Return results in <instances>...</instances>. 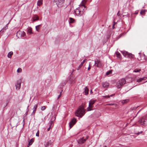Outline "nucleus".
Segmentation results:
<instances>
[{
    "label": "nucleus",
    "mask_w": 147,
    "mask_h": 147,
    "mask_svg": "<svg viewBox=\"0 0 147 147\" xmlns=\"http://www.w3.org/2000/svg\"><path fill=\"white\" fill-rule=\"evenodd\" d=\"M85 114V110L83 107L80 106L75 112L76 115L82 117Z\"/></svg>",
    "instance_id": "nucleus-2"
},
{
    "label": "nucleus",
    "mask_w": 147,
    "mask_h": 147,
    "mask_svg": "<svg viewBox=\"0 0 147 147\" xmlns=\"http://www.w3.org/2000/svg\"><path fill=\"white\" fill-rule=\"evenodd\" d=\"M53 123V121H51L49 122V126L51 127Z\"/></svg>",
    "instance_id": "nucleus-33"
},
{
    "label": "nucleus",
    "mask_w": 147,
    "mask_h": 147,
    "mask_svg": "<svg viewBox=\"0 0 147 147\" xmlns=\"http://www.w3.org/2000/svg\"><path fill=\"white\" fill-rule=\"evenodd\" d=\"M21 80H19L17 81V84L16 85V89L19 90L20 89L21 86Z\"/></svg>",
    "instance_id": "nucleus-12"
},
{
    "label": "nucleus",
    "mask_w": 147,
    "mask_h": 147,
    "mask_svg": "<svg viewBox=\"0 0 147 147\" xmlns=\"http://www.w3.org/2000/svg\"><path fill=\"white\" fill-rule=\"evenodd\" d=\"M95 102V100H91L89 101L88 107L87 109V111H91L92 110L91 109L93 107V105L94 104Z\"/></svg>",
    "instance_id": "nucleus-4"
},
{
    "label": "nucleus",
    "mask_w": 147,
    "mask_h": 147,
    "mask_svg": "<svg viewBox=\"0 0 147 147\" xmlns=\"http://www.w3.org/2000/svg\"><path fill=\"white\" fill-rule=\"evenodd\" d=\"M129 101V100L128 99H125L121 100V103L123 104L127 103Z\"/></svg>",
    "instance_id": "nucleus-18"
},
{
    "label": "nucleus",
    "mask_w": 147,
    "mask_h": 147,
    "mask_svg": "<svg viewBox=\"0 0 147 147\" xmlns=\"http://www.w3.org/2000/svg\"><path fill=\"white\" fill-rule=\"evenodd\" d=\"M89 91V90L88 88L86 87L84 88V93L85 94L87 95L88 94Z\"/></svg>",
    "instance_id": "nucleus-17"
},
{
    "label": "nucleus",
    "mask_w": 147,
    "mask_h": 147,
    "mask_svg": "<svg viewBox=\"0 0 147 147\" xmlns=\"http://www.w3.org/2000/svg\"><path fill=\"white\" fill-rule=\"evenodd\" d=\"M126 80L125 78H122L119 80L116 83V86L117 88H121V86L123 85L126 83Z\"/></svg>",
    "instance_id": "nucleus-3"
},
{
    "label": "nucleus",
    "mask_w": 147,
    "mask_h": 147,
    "mask_svg": "<svg viewBox=\"0 0 147 147\" xmlns=\"http://www.w3.org/2000/svg\"><path fill=\"white\" fill-rule=\"evenodd\" d=\"M28 113V111H27L25 114H26V115H27Z\"/></svg>",
    "instance_id": "nucleus-48"
},
{
    "label": "nucleus",
    "mask_w": 147,
    "mask_h": 147,
    "mask_svg": "<svg viewBox=\"0 0 147 147\" xmlns=\"http://www.w3.org/2000/svg\"><path fill=\"white\" fill-rule=\"evenodd\" d=\"M69 23H73L75 22V20L71 18H70L69 20Z\"/></svg>",
    "instance_id": "nucleus-19"
},
{
    "label": "nucleus",
    "mask_w": 147,
    "mask_h": 147,
    "mask_svg": "<svg viewBox=\"0 0 147 147\" xmlns=\"http://www.w3.org/2000/svg\"><path fill=\"white\" fill-rule=\"evenodd\" d=\"M32 33V29L30 27H28V28L27 34H30Z\"/></svg>",
    "instance_id": "nucleus-15"
},
{
    "label": "nucleus",
    "mask_w": 147,
    "mask_h": 147,
    "mask_svg": "<svg viewBox=\"0 0 147 147\" xmlns=\"http://www.w3.org/2000/svg\"><path fill=\"white\" fill-rule=\"evenodd\" d=\"M135 14H138V12H135Z\"/></svg>",
    "instance_id": "nucleus-50"
},
{
    "label": "nucleus",
    "mask_w": 147,
    "mask_h": 147,
    "mask_svg": "<svg viewBox=\"0 0 147 147\" xmlns=\"http://www.w3.org/2000/svg\"><path fill=\"white\" fill-rule=\"evenodd\" d=\"M90 93H92V90H90Z\"/></svg>",
    "instance_id": "nucleus-47"
},
{
    "label": "nucleus",
    "mask_w": 147,
    "mask_h": 147,
    "mask_svg": "<svg viewBox=\"0 0 147 147\" xmlns=\"http://www.w3.org/2000/svg\"><path fill=\"white\" fill-rule=\"evenodd\" d=\"M104 147H106V146H105Z\"/></svg>",
    "instance_id": "nucleus-58"
},
{
    "label": "nucleus",
    "mask_w": 147,
    "mask_h": 147,
    "mask_svg": "<svg viewBox=\"0 0 147 147\" xmlns=\"http://www.w3.org/2000/svg\"><path fill=\"white\" fill-rule=\"evenodd\" d=\"M39 19V17L38 16H34L33 17V21H36L38 20Z\"/></svg>",
    "instance_id": "nucleus-25"
},
{
    "label": "nucleus",
    "mask_w": 147,
    "mask_h": 147,
    "mask_svg": "<svg viewBox=\"0 0 147 147\" xmlns=\"http://www.w3.org/2000/svg\"><path fill=\"white\" fill-rule=\"evenodd\" d=\"M141 71V69H135L133 71L135 72H139Z\"/></svg>",
    "instance_id": "nucleus-30"
},
{
    "label": "nucleus",
    "mask_w": 147,
    "mask_h": 147,
    "mask_svg": "<svg viewBox=\"0 0 147 147\" xmlns=\"http://www.w3.org/2000/svg\"><path fill=\"white\" fill-rule=\"evenodd\" d=\"M87 138V137L86 139H84V137H83L82 138H80L77 140L79 144H83L86 141Z\"/></svg>",
    "instance_id": "nucleus-11"
},
{
    "label": "nucleus",
    "mask_w": 147,
    "mask_h": 147,
    "mask_svg": "<svg viewBox=\"0 0 147 147\" xmlns=\"http://www.w3.org/2000/svg\"><path fill=\"white\" fill-rule=\"evenodd\" d=\"M130 15L129 14L127 13V15H126L125 16H126L129 17L130 16Z\"/></svg>",
    "instance_id": "nucleus-43"
},
{
    "label": "nucleus",
    "mask_w": 147,
    "mask_h": 147,
    "mask_svg": "<svg viewBox=\"0 0 147 147\" xmlns=\"http://www.w3.org/2000/svg\"><path fill=\"white\" fill-rule=\"evenodd\" d=\"M112 70H110L109 71H107L106 73V75H109L111 74L112 73Z\"/></svg>",
    "instance_id": "nucleus-31"
},
{
    "label": "nucleus",
    "mask_w": 147,
    "mask_h": 147,
    "mask_svg": "<svg viewBox=\"0 0 147 147\" xmlns=\"http://www.w3.org/2000/svg\"><path fill=\"white\" fill-rule=\"evenodd\" d=\"M34 142V139L33 138L31 139L29 142L28 145L31 146L32 144Z\"/></svg>",
    "instance_id": "nucleus-21"
},
{
    "label": "nucleus",
    "mask_w": 147,
    "mask_h": 147,
    "mask_svg": "<svg viewBox=\"0 0 147 147\" xmlns=\"http://www.w3.org/2000/svg\"><path fill=\"white\" fill-rule=\"evenodd\" d=\"M41 26V25H39L37 26H36V30L38 32L39 31V30H38V28H39V27L40 26Z\"/></svg>",
    "instance_id": "nucleus-34"
},
{
    "label": "nucleus",
    "mask_w": 147,
    "mask_h": 147,
    "mask_svg": "<svg viewBox=\"0 0 147 147\" xmlns=\"http://www.w3.org/2000/svg\"><path fill=\"white\" fill-rule=\"evenodd\" d=\"M137 107H138V106H137V107H133L131 108V111L133 110H135L137 108Z\"/></svg>",
    "instance_id": "nucleus-38"
},
{
    "label": "nucleus",
    "mask_w": 147,
    "mask_h": 147,
    "mask_svg": "<svg viewBox=\"0 0 147 147\" xmlns=\"http://www.w3.org/2000/svg\"><path fill=\"white\" fill-rule=\"evenodd\" d=\"M36 136L38 137L39 136V131H38L36 134Z\"/></svg>",
    "instance_id": "nucleus-41"
},
{
    "label": "nucleus",
    "mask_w": 147,
    "mask_h": 147,
    "mask_svg": "<svg viewBox=\"0 0 147 147\" xmlns=\"http://www.w3.org/2000/svg\"><path fill=\"white\" fill-rule=\"evenodd\" d=\"M13 55V52L12 51L10 52L7 55V57L8 58H11Z\"/></svg>",
    "instance_id": "nucleus-22"
},
{
    "label": "nucleus",
    "mask_w": 147,
    "mask_h": 147,
    "mask_svg": "<svg viewBox=\"0 0 147 147\" xmlns=\"http://www.w3.org/2000/svg\"><path fill=\"white\" fill-rule=\"evenodd\" d=\"M36 111V110H33V111L31 113V115H34Z\"/></svg>",
    "instance_id": "nucleus-39"
},
{
    "label": "nucleus",
    "mask_w": 147,
    "mask_h": 147,
    "mask_svg": "<svg viewBox=\"0 0 147 147\" xmlns=\"http://www.w3.org/2000/svg\"><path fill=\"white\" fill-rule=\"evenodd\" d=\"M8 24H6V26H5L1 30V31L3 32L4 30H6L7 28Z\"/></svg>",
    "instance_id": "nucleus-26"
},
{
    "label": "nucleus",
    "mask_w": 147,
    "mask_h": 147,
    "mask_svg": "<svg viewBox=\"0 0 147 147\" xmlns=\"http://www.w3.org/2000/svg\"><path fill=\"white\" fill-rule=\"evenodd\" d=\"M117 15L118 16H120L119 11L117 14Z\"/></svg>",
    "instance_id": "nucleus-45"
},
{
    "label": "nucleus",
    "mask_w": 147,
    "mask_h": 147,
    "mask_svg": "<svg viewBox=\"0 0 147 147\" xmlns=\"http://www.w3.org/2000/svg\"><path fill=\"white\" fill-rule=\"evenodd\" d=\"M117 57L119 59H121V56L120 54L117 52L116 53Z\"/></svg>",
    "instance_id": "nucleus-23"
},
{
    "label": "nucleus",
    "mask_w": 147,
    "mask_h": 147,
    "mask_svg": "<svg viewBox=\"0 0 147 147\" xmlns=\"http://www.w3.org/2000/svg\"><path fill=\"white\" fill-rule=\"evenodd\" d=\"M75 80V78L73 77H71L70 79L69 80L71 83H72L74 82Z\"/></svg>",
    "instance_id": "nucleus-27"
},
{
    "label": "nucleus",
    "mask_w": 147,
    "mask_h": 147,
    "mask_svg": "<svg viewBox=\"0 0 147 147\" xmlns=\"http://www.w3.org/2000/svg\"><path fill=\"white\" fill-rule=\"evenodd\" d=\"M102 86L104 88H107L109 87V84L108 82H105L102 83Z\"/></svg>",
    "instance_id": "nucleus-14"
},
{
    "label": "nucleus",
    "mask_w": 147,
    "mask_h": 147,
    "mask_svg": "<svg viewBox=\"0 0 147 147\" xmlns=\"http://www.w3.org/2000/svg\"><path fill=\"white\" fill-rule=\"evenodd\" d=\"M145 13V11H142L141 12H140V13L141 14H142V13Z\"/></svg>",
    "instance_id": "nucleus-42"
},
{
    "label": "nucleus",
    "mask_w": 147,
    "mask_h": 147,
    "mask_svg": "<svg viewBox=\"0 0 147 147\" xmlns=\"http://www.w3.org/2000/svg\"><path fill=\"white\" fill-rule=\"evenodd\" d=\"M64 85H65V84H66V83H64Z\"/></svg>",
    "instance_id": "nucleus-55"
},
{
    "label": "nucleus",
    "mask_w": 147,
    "mask_h": 147,
    "mask_svg": "<svg viewBox=\"0 0 147 147\" xmlns=\"http://www.w3.org/2000/svg\"><path fill=\"white\" fill-rule=\"evenodd\" d=\"M42 4V0H38L37 3V5L38 6L41 5Z\"/></svg>",
    "instance_id": "nucleus-20"
},
{
    "label": "nucleus",
    "mask_w": 147,
    "mask_h": 147,
    "mask_svg": "<svg viewBox=\"0 0 147 147\" xmlns=\"http://www.w3.org/2000/svg\"><path fill=\"white\" fill-rule=\"evenodd\" d=\"M130 80L131 81V80H132V79H131V78H130Z\"/></svg>",
    "instance_id": "nucleus-52"
},
{
    "label": "nucleus",
    "mask_w": 147,
    "mask_h": 147,
    "mask_svg": "<svg viewBox=\"0 0 147 147\" xmlns=\"http://www.w3.org/2000/svg\"><path fill=\"white\" fill-rule=\"evenodd\" d=\"M51 127L49 126V127L48 128V129H47L48 131H49L50 130Z\"/></svg>",
    "instance_id": "nucleus-44"
},
{
    "label": "nucleus",
    "mask_w": 147,
    "mask_h": 147,
    "mask_svg": "<svg viewBox=\"0 0 147 147\" xmlns=\"http://www.w3.org/2000/svg\"><path fill=\"white\" fill-rule=\"evenodd\" d=\"M38 107V105L36 104L33 107V110H34L36 111V109Z\"/></svg>",
    "instance_id": "nucleus-29"
},
{
    "label": "nucleus",
    "mask_w": 147,
    "mask_h": 147,
    "mask_svg": "<svg viewBox=\"0 0 147 147\" xmlns=\"http://www.w3.org/2000/svg\"><path fill=\"white\" fill-rule=\"evenodd\" d=\"M142 131H141V132H140V133H142Z\"/></svg>",
    "instance_id": "nucleus-54"
},
{
    "label": "nucleus",
    "mask_w": 147,
    "mask_h": 147,
    "mask_svg": "<svg viewBox=\"0 0 147 147\" xmlns=\"http://www.w3.org/2000/svg\"><path fill=\"white\" fill-rule=\"evenodd\" d=\"M51 141H49L48 142H45V143L44 144V145L45 147H47L48 146H49V144H51Z\"/></svg>",
    "instance_id": "nucleus-24"
},
{
    "label": "nucleus",
    "mask_w": 147,
    "mask_h": 147,
    "mask_svg": "<svg viewBox=\"0 0 147 147\" xmlns=\"http://www.w3.org/2000/svg\"><path fill=\"white\" fill-rule=\"evenodd\" d=\"M107 105H114V106H115V107L117 106V105L116 104H115L114 103L109 104H107Z\"/></svg>",
    "instance_id": "nucleus-37"
},
{
    "label": "nucleus",
    "mask_w": 147,
    "mask_h": 147,
    "mask_svg": "<svg viewBox=\"0 0 147 147\" xmlns=\"http://www.w3.org/2000/svg\"><path fill=\"white\" fill-rule=\"evenodd\" d=\"M94 65L98 67H100L102 65V63L99 59H97L95 60Z\"/></svg>",
    "instance_id": "nucleus-9"
},
{
    "label": "nucleus",
    "mask_w": 147,
    "mask_h": 147,
    "mask_svg": "<svg viewBox=\"0 0 147 147\" xmlns=\"http://www.w3.org/2000/svg\"><path fill=\"white\" fill-rule=\"evenodd\" d=\"M87 0H83L81 2V3L79 5L80 6H84L85 10H86V8L85 5L87 2Z\"/></svg>",
    "instance_id": "nucleus-13"
},
{
    "label": "nucleus",
    "mask_w": 147,
    "mask_h": 147,
    "mask_svg": "<svg viewBox=\"0 0 147 147\" xmlns=\"http://www.w3.org/2000/svg\"><path fill=\"white\" fill-rule=\"evenodd\" d=\"M114 25H115V24L113 25V27H112L113 28H114Z\"/></svg>",
    "instance_id": "nucleus-49"
},
{
    "label": "nucleus",
    "mask_w": 147,
    "mask_h": 147,
    "mask_svg": "<svg viewBox=\"0 0 147 147\" xmlns=\"http://www.w3.org/2000/svg\"><path fill=\"white\" fill-rule=\"evenodd\" d=\"M22 71V69L21 68H18L17 70V71L18 73L21 72Z\"/></svg>",
    "instance_id": "nucleus-36"
},
{
    "label": "nucleus",
    "mask_w": 147,
    "mask_h": 147,
    "mask_svg": "<svg viewBox=\"0 0 147 147\" xmlns=\"http://www.w3.org/2000/svg\"><path fill=\"white\" fill-rule=\"evenodd\" d=\"M115 95V94H112V95H111L110 96L108 95V96H103V97H104L106 98H109L110 96H113Z\"/></svg>",
    "instance_id": "nucleus-28"
},
{
    "label": "nucleus",
    "mask_w": 147,
    "mask_h": 147,
    "mask_svg": "<svg viewBox=\"0 0 147 147\" xmlns=\"http://www.w3.org/2000/svg\"><path fill=\"white\" fill-rule=\"evenodd\" d=\"M121 52L126 57H129V58H133L134 56L131 53H129L126 51H121Z\"/></svg>",
    "instance_id": "nucleus-5"
},
{
    "label": "nucleus",
    "mask_w": 147,
    "mask_h": 147,
    "mask_svg": "<svg viewBox=\"0 0 147 147\" xmlns=\"http://www.w3.org/2000/svg\"><path fill=\"white\" fill-rule=\"evenodd\" d=\"M65 0H55L57 6L58 7H61L63 5Z\"/></svg>",
    "instance_id": "nucleus-8"
},
{
    "label": "nucleus",
    "mask_w": 147,
    "mask_h": 147,
    "mask_svg": "<svg viewBox=\"0 0 147 147\" xmlns=\"http://www.w3.org/2000/svg\"><path fill=\"white\" fill-rule=\"evenodd\" d=\"M62 90L60 92V94H59V95L57 97V99H59L61 96V93H62Z\"/></svg>",
    "instance_id": "nucleus-40"
},
{
    "label": "nucleus",
    "mask_w": 147,
    "mask_h": 147,
    "mask_svg": "<svg viewBox=\"0 0 147 147\" xmlns=\"http://www.w3.org/2000/svg\"><path fill=\"white\" fill-rule=\"evenodd\" d=\"M28 106L27 109L28 108Z\"/></svg>",
    "instance_id": "nucleus-57"
},
{
    "label": "nucleus",
    "mask_w": 147,
    "mask_h": 147,
    "mask_svg": "<svg viewBox=\"0 0 147 147\" xmlns=\"http://www.w3.org/2000/svg\"><path fill=\"white\" fill-rule=\"evenodd\" d=\"M23 121L24 122V119L23 120Z\"/></svg>",
    "instance_id": "nucleus-53"
},
{
    "label": "nucleus",
    "mask_w": 147,
    "mask_h": 147,
    "mask_svg": "<svg viewBox=\"0 0 147 147\" xmlns=\"http://www.w3.org/2000/svg\"><path fill=\"white\" fill-rule=\"evenodd\" d=\"M26 35L24 31H18L16 33V36L19 38H21L24 37Z\"/></svg>",
    "instance_id": "nucleus-7"
},
{
    "label": "nucleus",
    "mask_w": 147,
    "mask_h": 147,
    "mask_svg": "<svg viewBox=\"0 0 147 147\" xmlns=\"http://www.w3.org/2000/svg\"><path fill=\"white\" fill-rule=\"evenodd\" d=\"M140 110L139 111H138V113H137V114L138 113H139V112H140Z\"/></svg>",
    "instance_id": "nucleus-51"
},
{
    "label": "nucleus",
    "mask_w": 147,
    "mask_h": 147,
    "mask_svg": "<svg viewBox=\"0 0 147 147\" xmlns=\"http://www.w3.org/2000/svg\"><path fill=\"white\" fill-rule=\"evenodd\" d=\"M85 60H86L85 59H84V60L81 63V64L78 67L77 69V70H79L81 68V67L82 66V65H83V64L85 62Z\"/></svg>",
    "instance_id": "nucleus-16"
},
{
    "label": "nucleus",
    "mask_w": 147,
    "mask_h": 147,
    "mask_svg": "<svg viewBox=\"0 0 147 147\" xmlns=\"http://www.w3.org/2000/svg\"><path fill=\"white\" fill-rule=\"evenodd\" d=\"M143 55H144V56L145 55H144V54H143Z\"/></svg>",
    "instance_id": "nucleus-56"
},
{
    "label": "nucleus",
    "mask_w": 147,
    "mask_h": 147,
    "mask_svg": "<svg viewBox=\"0 0 147 147\" xmlns=\"http://www.w3.org/2000/svg\"><path fill=\"white\" fill-rule=\"evenodd\" d=\"M146 119L144 116L142 117L138 121L139 123L142 125L145 126L146 125Z\"/></svg>",
    "instance_id": "nucleus-6"
},
{
    "label": "nucleus",
    "mask_w": 147,
    "mask_h": 147,
    "mask_svg": "<svg viewBox=\"0 0 147 147\" xmlns=\"http://www.w3.org/2000/svg\"><path fill=\"white\" fill-rule=\"evenodd\" d=\"M91 69V67L90 66V65L89 66V67L88 68V70H89Z\"/></svg>",
    "instance_id": "nucleus-46"
},
{
    "label": "nucleus",
    "mask_w": 147,
    "mask_h": 147,
    "mask_svg": "<svg viewBox=\"0 0 147 147\" xmlns=\"http://www.w3.org/2000/svg\"><path fill=\"white\" fill-rule=\"evenodd\" d=\"M143 80V78H140L138 79L137 80V82H141L142 80Z\"/></svg>",
    "instance_id": "nucleus-35"
},
{
    "label": "nucleus",
    "mask_w": 147,
    "mask_h": 147,
    "mask_svg": "<svg viewBox=\"0 0 147 147\" xmlns=\"http://www.w3.org/2000/svg\"><path fill=\"white\" fill-rule=\"evenodd\" d=\"M85 7L80 6L77 8L74 11L75 14L77 16H81L84 14L85 11Z\"/></svg>",
    "instance_id": "nucleus-1"
},
{
    "label": "nucleus",
    "mask_w": 147,
    "mask_h": 147,
    "mask_svg": "<svg viewBox=\"0 0 147 147\" xmlns=\"http://www.w3.org/2000/svg\"><path fill=\"white\" fill-rule=\"evenodd\" d=\"M46 107L45 106H43L41 107L40 109L42 111L45 110L46 109Z\"/></svg>",
    "instance_id": "nucleus-32"
},
{
    "label": "nucleus",
    "mask_w": 147,
    "mask_h": 147,
    "mask_svg": "<svg viewBox=\"0 0 147 147\" xmlns=\"http://www.w3.org/2000/svg\"><path fill=\"white\" fill-rule=\"evenodd\" d=\"M77 122L76 119L75 118H74L69 123L70 129Z\"/></svg>",
    "instance_id": "nucleus-10"
}]
</instances>
